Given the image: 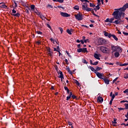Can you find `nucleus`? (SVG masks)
<instances>
[{
  "instance_id": "obj_1",
  "label": "nucleus",
  "mask_w": 128,
  "mask_h": 128,
  "mask_svg": "<svg viewBox=\"0 0 128 128\" xmlns=\"http://www.w3.org/2000/svg\"><path fill=\"white\" fill-rule=\"evenodd\" d=\"M122 14L123 12L116 10L113 12L112 16H114V18H115V20H117L114 22H113L114 24H120V22H122L120 18H122Z\"/></svg>"
},
{
  "instance_id": "obj_2",
  "label": "nucleus",
  "mask_w": 128,
  "mask_h": 128,
  "mask_svg": "<svg viewBox=\"0 0 128 128\" xmlns=\"http://www.w3.org/2000/svg\"><path fill=\"white\" fill-rule=\"evenodd\" d=\"M111 50H112V52H118V50L120 52H122V48H120L118 46H115L114 45H112Z\"/></svg>"
},
{
  "instance_id": "obj_3",
  "label": "nucleus",
  "mask_w": 128,
  "mask_h": 128,
  "mask_svg": "<svg viewBox=\"0 0 128 128\" xmlns=\"http://www.w3.org/2000/svg\"><path fill=\"white\" fill-rule=\"evenodd\" d=\"M100 50H101L103 54H110V48L104 46H100Z\"/></svg>"
},
{
  "instance_id": "obj_4",
  "label": "nucleus",
  "mask_w": 128,
  "mask_h": 128,
  "mask_svg": "<svg viewBox=\"0 0 128 128\" xmlns=\"http://www.w3.org/2000/svg\"><path fill=\"white\" fill-rule=\"evenodd\" d=\"M126 8H128V3L126 4L122 8L116 9L115 10L122 12H124Z\"/></svg>"
},
{
  "instance_id": "obj_5",
  "label": "nucleus",
  "mask_w": 128,
  "mask_h": 128,
  "mask_svg": "<svg viewBox=\"0 0 128 128\" xmlns=\"http://www.w3.org/2000/svg\"><path fill=\"white\" fill-rule=\"evenodd\" d=\"M82 10H86V12H91L92 8H88V4H84V5H82Z\"/></svg>"
},
{
  "instance_id": "obj_6",
  "label": "nucleus",
  "mask_w": 128,
  "mask_h": 128,
  "mask_svg": "<svg viewBox=\"0 0 128 128\" xmlns=\"http://www.w3.org/2000/svg\"><path fill=\"white\" fill-rule=\"evenodd\" d=\"M96 76L99 78L103 80L104 78V75L102 73H100L97 72H96Z\"/></svg>"
},
{
  "instance_id": "obj_7",
  "label": "nucleus",
  "mask_w": 128,
  "mask_h": 128,
  "mask_svg": "<svg viewBox=\"0 0 128 128\" xmlns=\"http://www.w3.org/2000/svg\"><path fill=\"white\" fill-rule=\"evenodd\" d=\"M74 16L78 20H82V14H75Z\"/></svg>"
},
{
  "instance_id": "obj_8",
  "label": "nucleus",
  "mask_w": 128,
  "mask_h": 128,
  "mask_svg": "<svg viewBox=\"0 0 128 128\" xmlns=\"http://www.w3.org/2000/svg\"><path fill=\"white\" fill-rule=\"evenodd\" d=\"M98 42L100 45L104 44H106V40L100 38L98 39Z\"/></svg>"
},
{
  "instance_id": "obj_9",
  "label": "nucleus",
  "mask_w": 128,
  "mask_h": 128,
  "mask_svg": "<svg viewBox=\"0 0 128 128\" xmlns=\"http://www.w3.org/2000/svg\"><path fill=\"white\" fill-rule=\"evenodd\" d=\"M60 14H61L62 16H64V18H68V16H70V15L64 12H60Z\"/></svg>"
},
{
  "instance_id": "obj_10",
  "label": "nucleus",
  "mask_w": 128,
  "mask_h": 128,
  "mask_svg": "<svg viewBox=\"0 0 128 128\" xmlns=\"http://www.w3.org/2000/svg\"><path fill=\"white\" fill-rule=\"evenodd\" d=\"M47 54L49 56H52V50L50 48H48Z\"/></svg>"
},
{
  "instance_id": "obj_11",
  "label": "nucleus",
  "mask_w": 128,
  "mask_h": 128,
  "mask_svg": "<svg viewBox=\"0 0 128 128\" xmlns=\"http://www.w3.org/2000/svg\"><path fill=\"white\" fill-rule=\"evenodd\" d=\"M102 102H104V98H102V96H98V102L102 104Z\"/></svg>"
},
{
  "instance_id": "obj_12",
  "label": "nucleus",
  "mask_w": 128,
  "mask_h": 128,
  "mask_svg": "<svg viewBox=\"0 0 128 128\" xmlns=\"http://www.w3.org/2000/svg\"><path fill=\"white\" fill-rule=\"evenodd\" d=\"M100 54H98L95 53L94 54V58H96V60H100Z\"/></svg>"
},
{
  "instance_id": "obj_13",
  "label": "nucleus",
  "mask_w": 128,
  "mask_h": 128,
  "mask_svg": "<svg viewBox=\"0 0 128 128\" xmlns=\"http://www.w3.org/2000/svg\"><path fill=\"white\" fill-rule=\"evenodd\" d=\"M0 8H6L8 6L4 4V2L0 3Z\"/></svg>"
},
{
  "instance_id": "obj_14",
  "label": "nucleus",
  "mask_w": 128,
  "mask_h": 128,
  "mask_svg": "<svg viewBox=\"0 0 128 128\" xmlns=\"http://www.w3.org/2000/svg\"><path fill=\"white\" fill-rule=\"evenodd\" d=\"M58 76V78H64V74H62V72L61 71L59 72Z\"/></svg>"
},
{
  "instance_id": "obj_15",
  "label": "nucleus",
  "mask_w": 128,
  "mask_h": 128,
  "mask_svg": "<svg viewBox=\"0 0 128 128\" xmlns=\"http://www.w3.org/2000/svg\"><path fill=\"white\" fill-rule=\"evenodd\" d=\"M103 80L106 84H110V81L108 80V78H104Z\"/></svg>"
},
{
  "instance_id": "obj_16",
  "label": "nucleus",
  "mask_w": 128,
  "mask_h": 128,
  "mask_svg": "<svg viewBox=\"0 0 128 128\" xmlns=\"http://www.w3.org/2000/svg\"><path fill=\"white\" fill-rule=\"evenodd\" d=\"M100 4H98V6H96V8H94V10H95V12H96V10H98L100 8Z\"/></svg>"
},
{
  "instance_id": "obj_17",
  "label": "nucleus",
  "mask_w": 128,
  "mask_h": 128,
  "mask_svg": "<svg viewBox=\"0 0 128 128\" xmlns=\"http://www.w3.org/2000/svg\"><path fill=\"white\" fill-rule=\"evenodd\" d=\"M89 68H90V70H91L92 72H94L96 74V72H97L96 70H94V67L92 66H89Z\"/></svg>"
},
{
  "instance_id": "obj_18",
  "label": "nucleus",
  "mask_w": 128,
  "mask_h": 128,
  "mask_svg": "<svg viewBox=\"0 0 128 128\" xmlns=\"http://www.w3.org/2000/svg\"><path fill=\"white\" fill-rule=\"evenodd\" d=\"M114 56L115 58H118V56H120V54L118 52H116L114 54Z\"/></svg>"
},
{
  "instance_id": "obj_19",
  "label": "nucleus",
  "mask_w": 128,
  "mask_h": 128,
  "mask_svg": "<svg viewBox=\"0 0 128 128\" xmlns=\"http://www.w3.org/2000/svg\"><path fill=\"white\" fill-rule=\"evenodd\" d=\"M12 16H18V18H20V14L18 12L16 14H12Z\"/></svg>"
},
{
  "instance_id": "obj_20",
  "label": "nucleus",
  "mask_w": 128,
  "mask_h": 128,
  "mask_svg": "<svg viewBox=\"0 0 128 128\" xmlns=\"http://www.w3.org/2000/svg\"><path fill=\"white\" fill-rule=\"evenodd\" d=\"M112 37L113 38H114V40H116V42H118V38H116V35L114 34H112Z\"/></svg>"
},
{
  "instance_id": "obj_21",
  "label": "nucleus",
  "mask_w": 128,
  "mask_h": 128,
  "mask_svg": "<svg viewBox=\"0 0 128 128\" xmlns=\"http://www.w3.org/2000/svg\"><path fill=\"white\" fill-rule=\"evenodd\" d=\"M74 83L76 84L77 86H82V85H80V82H78V81L77 80H75Z\"/></svg>"
},
{
  "instance_id": "obj_22",
  "label": "nucleus",
  "mask_w": 128,
  "mask_h": 128,
  "mask_svg": "<svg viewBox=\"0 0 128 128\" xmlns=\"http://www.w3.org/2000/svg\"><path fill=\"white\" fill-rule=\"evenodd\" d=\"M74 9L75 10H80V7L78 6H75L74 7Z\"/></svg>"
},
{
  "instance_id": "obj_23",
  "label": "nucleus",
  "mask_w": 128,
  "mask_h": 128,
  "mask_svg": "<svg viewBox=\"0 0 128 128\" xmlns=\"http://www.w3.org/2000/svg\"><path fill=\"white\" fill-rule=\"evenodd\" d=\"M88 52V50H86V48H82V52Z\"/></svg>"
},
{
  "instance_id": "obj_24",
  "label": "nucleus",
  "mask_w": 128,
  "mask_h": 128,
  "mask_svg": "<svg viewBox=\"0 0 128 128\" xmlns=\"http://www.w3.org/2000/svg\"><path fill=\"white\" fill-rule=\"evenodd\" d=\"M128 66V62L120 64V66Z\"/></svg>"
},
{
  "instance_id": "obj_25",
  "label": "nucleus",
  "mask_w": 128,
  "mask_h": 128,
  "mask_svg": "<svg viewBox=\"0 0 128 128\" xmlns=\"http://www.w3.org/2000/svg\"><path fill=\"white\" fill-rule=\"evenodd\" d=\"M40 18H42V20H45L46 17L44 16L43 15H42V14H40V16H39Z\"/></svg>"
},
{
  "instance_id": "obj_26",
  "label": "nucleus",
  "mask_w": 128,
  "mask_h": 128,
  "mask_svg": "<svg viewBox=\"0 0 128 128\" xmlns=\"http://www.w3.org/2000/svg\"><path fill=\"white\" fill-rule=\"evenodd\" d=\"M66 54H68V56H69V58H72V56H70V54L68 52L66 51Z\"/></svg>"
},
{
  "instance_id": "obj_27",
  "label": "nucleus",
  "mask_w": 128,
  "mask_h": 128,
  "mask_svg": "<svg viewBox=\"0 0 128 128\" xmlns=\"http://www.w3.org/2000/svg\"><path fill=\"white\" fill-rule=\"evenodd\" d=\"M78 52H82V48H80L77 50Z\"/></svg>"
},
{
  "instance_id": "obj_28",
  "label": "nucleus",
  "mask_w": 128,
  "mask_h": 128,
  "mask_svg": "<svg viewBox=\"0 0 128 128\" xmlns=\"http://www.w3.org/2000/svg\"><path fill=\"white\" fill-rule=\"evenodd\" d=\"M90 8H94V6H96V5H94V4L90 3Z\"/></svg>"
},
{
  "instance_id": "obj_29",
  "label": "nucleus",
  "mask_w": 128,
  "mask_h": 128,
  "mask_svg": "<svg viewBox=\"0 0 128 128\" xmlns=\"http://www.w3.org/2000/svg\"><path fill=\"white\" fill-rule=\"evenodd\" d=\"M66 32H68V34H72V32H70V29H67Z\"/></svg>"
},
{
  "instance_id": "obj_30",
  "label": "nucleus",
  "mask_w": 128,
  "mask_h": 128,
  "mask_svg": "<svg viewBox=\"0 0 128 128\" xmlns=\"http://www.w3.org/2000/svg\"><path fill=\"white\" fill-rule=\"evenodd\" d=\"M46 8H53L54 6L50 4H48Z\"/></svg>"
},
{
  "instance_id": "obj_31",
  "label": "nucleus",
  "mask_w": 128,
  "mask_h": 128,
  "mask_svg": "<svg viewBox=\"0 0 128 128\" xmlns=\"http://www.w3.org/2000/svg\"><path fill=\"white\" fill-rule=\"evenodd\" d=\"M124 94H126L127 96H128V88L126 89L124 91Z\"/></svg>"
},
{
  "instance_id": "obj_32",
  "label": "nucleus",
  "mask_w": 128,
  "mask_h": 128,
  "mask_svg": "<svg viewBox=\"0 0 128 128\" xmlns=\"http://www.w3.org/2000/svg\"><path fill=\"white\" fill-rule=\"evenodd\" d=\"M66 70H67L68 72H70V74H72V71H70V68H67Z\"/></svg>"
},
{
  "instance_id": "obj_33",
  "label": "nucleus",
  "mask_w": 128,
  "mask_h": 128,
  "mask_svg": "<svg viewBox=\"0 0 128 128\" xmlns=\"http://www.w3.org/2000/svg\"><path fill=\"white\" fill-rule=\"evenodd\" d=\"M124 78H128V74H124Z\"/></svg>"
},
{
  "instance_id": "obj_34",
  "label": "nucleus",
  "mask_w": 128,
  "mask_h": 128,
  "mask_svg": "<svg viewBox=\"0 0 128 128\" xmlns=\"http://www.w3.org/2000/svg\"><path fill=\"white\" fill-rule=\"evenodd\" d=\"M36 14H37V16H39L42 14H40V12H38V10L36 12H35Z\"/></svg>"
},
{
  "instance_id": "obj_35",
  "label": "nucleus",
  "mask_w": 128,
  "mask_h": 128,
  "mask_svg": "<svg viewBox=\"0 0 128 128\" xmlns=\"http://www.w3.org/2000/svg\"><path fill=\"white\" fill-rule=\"evenodd\" d=\"M35 6L34 4H32L30 6V8L31 10H34Z\"/></svg>"
},
{
  "instance_id": "obj_36",
  "label": "nucleus",
  "mask_w": 128,
  "mask_h": 128,
  "mask_svg": "<svg viewBox=\"0 0 128 128\" xmlns=\"http://www.w3.org/2000/svg\"><path fill=\"white\" fill-rule=\"evenodd\" d=\"M98 64V62H94L92 64L93 66H97V64Z\"/></svg>"
},
{
  "instance_id": "obj_37",
  "label": "nucleus",
  "mask_w": 128,
  "mask_h": 128,
  "mask_svg": "<svg viewBox=\"0 0 128 128\" xmlns=\"http://www.w3.org/2000/svg\"><path fill=\"white\" fill-rule=\"evenodd\" d=\"M80 2H90L88 0H80Z\"/></svg>"
},
{
  "instance_id": "obj_38",
  "label": "nucleus",
  "mask_w": 128,
  "mask_h": 128,
  "mask_svg": "<svg viewBox=\"0 0 128 128\" xmlns=\"http://www.w3.org/2000/svg\"><path fill=\"white\" fill-rule=\"evenodd\" d=\"M124 106L126 110H128V104H125Z\"/></svg>"
},
{
  "instance_id": "obj_39",
  "label": "nucleus",
  "mask_w": 128,
  "mask_h": 128,
  "mask_svg": "<svg viewBox=\"0 0 128 128\" xmlns=\"http://www.w3.org/2000/svg\"><path fill=\"white\" fill-rule=\"evenodd\" d=\"M104 35L105 36H108V32H104Z\"/></svg>"
},
{
  "instance_id": "obj_40",
  "label": "nucleus",
  "mask_w": 128,
  "mask_h": 128,
  "mask_svg": "<svg viewBox=\"0 0 128 128\" xmlns=\"http://www.w3.org/2000/svg\"><path fill=\"white\" fill-rule=\"evenodd\" d=\"M100 70H102V68L98 67V66H97L96 68V71H98Z\"/></svg>"
},
{
  "instance_id": "obj_41",
  "label": "nucleus",
  "mask_w": 128,
  "mask_h": 128,
  "mask_svg": "<svg viewBox=\"0 0 128 128\" xmlns=\"http://www.w3.org/2000/svg\"><path fill=\"white\" fill-rule=\"evenodd\" d=\"M112 124H116V118H114V121L112 122Z\"/></svg>"
},
{
  "instance_id": "obj_42",
  "label": "nucleus",
  "mask_w": 128,
  "mask_h": 128,
  "mask_svg": "<svg viewBox=\"0 0 128 128\" xmlns=\"http://www.w3.org/2000/svg\"><path fill=\"white\" fill-rule=\"evenodd\" d=\"M112 102H114V99H111V100H110V106H112Z\"/></svg>"
},
{
  "instance_id": "obj_43",
  "label": "nucleus",
  "mask_w": 128,
  "mask_h": 128,
  "mask_svg": "<svg viewBox=\"0 0 128 128\" xmlns=\"http://www.w3.org/2000/svg\"><path fill=\"white\" fill-rule=\"evenodd\" d=\"M81 26H84V28H88V26L86 25L82 24Z\"/></svg>"
},
{
  "instance_id": "obj_44",
  "label": "nucleus",
  "mask_w": 128,
  "mask_h": 128,
  "mask_svg": "<svg viewBox=\"0 0 128 128\" xmlns=\"http://www.w3.org/2000/svg\"><path fill=\"white\" fill-rule=\"evenodd\" d=\"M105 22H110V18H106V20H105Z\"/></svg>"
},
{
  "instance_id": "obj_45",
  "label": "nucleus",
  "mask_w": 128,
  "mask_h": 128,
  "mask_svg": "<svg viewBox=\"0 0 128 128\" xmlns=\"http://www.w3.org/2000/svg\"><path fill=\"white\" fill-rule=\"evenodd\" d=\"M111 97H112V99L114 100V98H116V95H114V94L113 95H112L111 96Z\"/></svg>"
},
{
  "instance_id": "obj_46",
  "label": "nucleus",
  "mask_w": 128,
  "mask_h": 128,
  "mask_svg": "<svg viewBox=\"0 0 128 128\" xmlns=\"http://www.w3.org/2000/svg\"><path fill=\"white\" fill-rule=\"evenodd\" d=\"M58 2L62 4L64 2V0H58Z\"/></svg>"
},
{
  "instance_id": "obj_47",
  "label": "nucleus",
  "mask_w": 128,
  "mask_h": 128,
  "mask_svg": "<svg viewBox=\"0 0 128 128\" xmlns=\"http://www.w3.org/2000/svg\"><path fill=\"white\" fill-rule=\"evenodd\" d=\"M64 88L65 90H66V92H68V87L65 86L64 87Z\"/></svg>"
},
{
  "instance_id": "obj_48",
  "label": "nucleus",
  "mask_w": 128,
  "mask_h": 128,
  "mask_svg": "<svg viewBox=\"0 0 128 128\" xmlns=\"http://www.w3.org/2000/svg\"><path fill=\"white\" fill-rule=\"evenodd\" d=\"M37 34H42V32H41L40 31H38V32H37Z\"/></svg>"
},
{
  "instance_id": "obj_49",
  "label": "nucleus",
  "mask_w": 128,
  "mask_h": 128,
  "mask_svg": "<svg viewBox=\"0 0 128 128\" xmlns=\"http://www.w3.org/2000/svg\"><path fill=\"white\" fill-rule=\"evenodd\" d=\"M118 110H119V112H120V110H124V108H118Z\"/></svg>"
},
{
  "instance_id": "obj_50",
  "label": "nucleus",
  "mask_w": 128,
  "mask_h": 128,
  "mask_svg": "<svg viewBox=\"0 0 128 128\" xmlns=\"http://www.w3.org/2000/svg\"><path fill=\"white\" fill-rule=\"evenodd\" d=\"M108 38H110L111 36H112V34H108Z\"/></svg>"
},
{
  "instance_id": "obj_51",
  "label": "nucleus",
  "mask_w": 128,
  "mask_h": 128,
  "mask_svg": "<svg viewBox=\"0 0 128 128\" xmlns=\"http://www.w3.org/2000/svg\"><path fill=\"white\" fill-rule=\"evenodd\" d=\"M16 11L14 10V9H13L12 10V14H16Z\"/></svg>"
},
{
  "instance_id": "obj_52",
  "label": "nucleus",
  "mask_w": 128,
  "mask_h": 128,
  "mask_svg": "<svg viewBox=\"0 0 128 128\" xmlns=\"http://www.w3.org/2000/svg\"><path fill=\"white\" fill-rule=\"evenodd\" d=\"M64 61L66 62V64H68V59H65Z\"/></svg>"
},
{
  "instance_id": "obj_53",
  "label": "nucleus",
  "mask_w": 128,
  "mask_h": 128,
  "mask_svg": "<svg viewBox=\"0 0 128 128\" xmlns=\"http://www.w3.org/2000/svg\"><path fill=\"white\" fill-rule=\"evenodd\" d=\"M70 96H68L66 97V100H70Z\"/></svg>"
},
{
  "instance_id": "obj_54",
  "label": "nucleus",
  "mask_w": 128,
  "mask_h": 128,
  "mask_svg": "<svg viewBox=\"0 0 128 128\" xmlns=\"http://www.w3.org/2000/svg\"><path fill=\"white\" fill-rule=\"evenodd\" d=\"M60 32H61V33L62 34V32L64 30L62 29V28H60Z\"/></svg>"
},
{
  "instance_id": "obj_55",
  "label": "nucleus",
  "mask_w": 128,
  "mask_h": 128,
  "mask_svg": "<svg viewBox=\"0 0 128 128\" xmlns=\"http://www.w3.org/2000/svg\"><path fill=\"white\" fill-rule=\"evenodd\" d=\"M122 33L124 34V36H128V33L123 32Z\"/></svg>"
},
{
  "instance_id": "obj_56",
  "label": "nucleus",
  "mask_w": 128,
  "mask_h": 128,
  "mask_svg": "<svg viewBox=\"0 0 128 128\" xmlns=\"http://www.w3.org/2000/svg\"><path fill=\"white\" fill-rule=\"evenodd\" d=\"M50 40H51V42H53L54 44V39H52V38H51L50 39Z\"/></svg>"
},
{
  "instance_id": "obj_57",
  "label": "nucleus",
  "mask_w": 128,
  "mask_h": 128,
  "mask_svg": "<svg viewBox=\"0 0 128 128\" xmlns=\"http://www.w3.org/2000/svg\"><path fill=\"white\" fill-rule=\"evenodd\" d=\"M118 78H116L114 80H113V82H116V80H118Z\"/></svg>"
},
{
  "instance_id": "obj_58",
  "label": "nucleus",
  "mask_w": 128,
  "mask_h": 128,
  "mask_svg": "<svg viewBox=\"0 0 128 128\" xmlns=\"http://www.w3.org/2000/svg\"><path fill=\"white\" fill-rule=\"evenodd\" d=\"M14 4H15V7L16 8V6H18V4L16 1H14Z\"/></svg>"
},
{
  "instance_id": "obj_59",
  "label": "nucleus",
  "mask_w": 128,
  "mask_h": 128,
  "mask_svg": "<svg viewBox=\"0 0 128 128\" xmlns=\"http://www.w3.org/2000/svg\"><path fill=\"white\" fill-rule=\"evenodd\" d=\"M68 124H69L70 126H72V124L70 122H68Z\"/></svg>"
},
{
  "instance_id": "obj_60",
  "label": "nucleus",
  "mask_w": 128,
  "mask_h": 128,
  "mask_svg": "<svg viewBox=\"0 0 128 128\" xmlns=\"http://www.w3.org/2000/svg\"><path fill=\"white\" fill-rule=\"evenodd\" d=\"M57 50H58H58L60 51V46H57Z\"/></svg>"
},
{
  "instance_id": "obj_61",
  "label": "nucleus",
  "mask_w": 128,
  "mask_h": 128,
  "mask_svg": "<svg viewBox=\"0 0 128 128\" xmlns=\"http://www.w3.org/2000/svg\"><path fill=\"white\" fill-rule=\"evenodd\" d=\"M109 22H110L112 24V23L114 22H112V21L111 18H109Z\"/></svg>"
},
{
  "instance_id": "obj_62",
  "label": "nucleus",
  "mask_w": 128,
  "mask_h": 128,
  "mask_svg": "<svg viewBox=\"0 0 128 128\" xmlns=\"http://www.w3.org/2000/svg\"><path fill=\"white\" fill-rule=\"evenodd\" d=\"M84 64H88V62H86V60H84L83 61Z\"/></svg>"
},
{
  "instance_id": "obj_63",
  "label": "nucleus",
  "mask_w": 128,
  "mask_h": 128,
  "mask_svg": "<svg viewBox=\"0 0 128 128\" xmlns=\"http://www.w3.org/2000/svg\"><path fill=\"white\" fill-rule=\"evenodd\" d=\"M36 43L38 44H40V41L36 42Z\"/></svg>"
},
{
  "instance_id": "obj_64",
  "label": "nucleus",
  "mask_w": 128,
  "mask_h": 128,
  "mask_svg": "<svg viewBox=\"0 0 128 128\" xmlns=\"http://www.w3.org/2000/svg\"><path fill=\"white\" fill-rule=\"evenodd\" d=\"M72 98H76L75 95H72Z\"/></svg>"
}]
</instances>
